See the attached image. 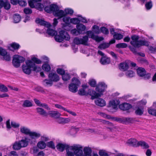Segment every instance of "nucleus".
<instances>
[{"mask_svg":"<svg viewBox=\"0 0 156 156\" xmlns=\"http://www.w3.org/2000/svg\"><path fill=\"white\" fill-rule=\"evenodd\" d=\"M62 78L64 81H67L70 79V75L68 73H64L62 76Z\"/></svg>","mask_w":156,"mask_h":156,"instance_id":"nucleus-38","label":"nucleus"},{"mask_svg":"<svg viewBox=\"0 0 156 156\" xmlns=\"http://www.w3.org/2000/svg\"><path fill=\"white\" fill-rule=\"evenodd\" d=\"M107 87V86L104 83L101 82L98 83L96 88V90L101 94V96L102 94V92H104L105 90Z\"/></svg>","mask_w":156,"mask_h":156,"instance_id":"nucleus-11","label":"nucleus"},{"mask_svg":"<svg viewBox=\"0 0 156 156\" xmlns=\"http://www.w3.org/2000/svg\"><path fill=\"white\" fill-rule=\"evenodd\" d=\"M144 108L142 106L138 107L135 111V113L136 115H141L144 112Z\"/></svg>","mask_w":156,"mask_h":156,"instance_id":"nucleus-28","label":"nucleus"},{"mask_svg":"<svg viewBox=\"0 0 156 156\" xmlns=\"http://www.w3.org/2000/svg\"><path fill=\"white\" fill-rule=\"evenodd\" d=\"M70 21L71 23L75 24L79 23L80 22L79 19L77 18H73L70 19Z\"/></svg>","mask_w":156,"mask_h":156,"instance_id":"nucleus-42","label":"nucleus"},{"mask_svg":"<svg viewBox=\"0 0 156 156\" xmlns=\"http://www.w3.org/2000/svg\"><path fill=\"white\" fill-rule=\"evenodd\" d=\"M49 27L47 30V33L49 35L51 36H54L57 34V32L55 30L52 29Z\"/></svg>","mask_w":156,"mask_h":156,"instance_id":"nucleus-27","label":"nucleus"},{"mask_svg":"<svg viewBox=\"0 0 156 156\" xmlns=\"http://www.w3.org/2000/svg\"><path fill=\"white\" fill-rule=\"evenodd\" d=\"M71 149H73V151L75 155L76 156H81L83 154V147L79 144L74 145L72 146Z\"/></svg>","mask_w":156,"mask_h":156,"instance_id":"nucleus-8","label":"nucleus"},{"mask_svg":"<svg viewBox=\"0 0 156 156\" xmlns=\"http://www.w3.org/2000/svg\"><path fill=\"white\" fill-rule=\"evenodd\" d=\"M152 2L151 1H150L147 3L145 4V7L147 10L150 9L152 7Z\"/></svg>","mask_w":156,"mask_h":156,"instance_id":"nucleus-54","label":"nucleus"},{"mask_svg":"<svg viewBox=\"0 0 156 156\" xmlns=\"http://www.w3.org/2000/svg\"><path fill=\"white\" fill-rule=\"evenodd\" d=\"M57 72L58 74L62 75V76L65 73V71L63 69L60 68L57 69Z\"/></svg>","mask_w":156,"mask_h":156,"instance_id":"nucleus-59","label":"nucleus"},{"mask_svg":"<svg viewBox=\"0 0 156 156\" xmlns=\"http://www.w3.org/2000/svg\"><path fill=\"white\" fill-rule=\"evenodd\" d=\"M72 83L69 86V90L73 93H76L78 90V87L80 84V82L76 78L73 77L72 79Z\"/></svg>","mask_w":156,"mask_h":156,"instance_id":"nucleus-6","label":"nucleus"},{"mask_svg":"<svg viewBox=\"0 0 156 156\" xmlns=\"http://www.w3.org/2000/svg\"><path fill=\"white\" fill-rule=\"evenodd\" d=\"M66 13H65V11H63L62 10H57V11L55 13L54 15L55 16L58 17V19H60L64 16H66Z\"/></svg>","mask_w":156,"mask_h":156,"instance_id":"nucleus-14","label":"nucleus"},{"mask_svg":"<svg viewBox=\"0 0 156 156\" xmlns=\"http://www.w3.org/2000/svg\"><path fill=\"white\" fill-rule=\"evenodd\" d=\"M127 46V44L125 43H119L116 45V47L118 48H125Z\"/></svg>","mask_w":156,"mask_h":156,"instance_id":"nucleus-40","label":"nucleus"},{"mask_svg":"<svg viewBox=\"0 0 156 156\" xmlns=\"http://www.w3.org/2000/svg\"><path fill=\"white\" fill-rule=\"evenodd\" d=\"M126 123H130L133 122L134 119L133 118L131 117H125Z\"/></svg>","mask_w":156,"mask_h":156,"instance_id":"nucleus-49","label":"nucleus"},{"mask_svg":"<svg viewBox=\"0 0 156 156\" xmlns=\"http://www.w3.org/2000/svg\"><path fill=\"white\" fill-rule=\"evenodd\" d=\"M55 41L58 42H61L64 39L69 41L70 37L68 33L65 31L61 30L59 32V34L55 35Z\"/></svg>","mask_w":156,"mask_h":156,"instance_id":"nucleus-4","label":"nucleus"},{"mask_svg":"<svg viewBox=\"0 0 156 156\" xmlns=\"http://www.w3.org/2000/svg\"><path fill=\"white\" fill-rule=\"evenodd\" d=\"M126 75L128 77H132L134 76V73L132 71L129 70L126 72Z\"/></svg>","mask_w":156,"mask_h":156,"instance_id":"nucleus-41","label":"nucleus"},{"mask_svg":"<svg viewBox=\"0 0 156 156\" xmlns=\"http://www.w3.org/2000/svg\"><path fill=\"white\" fill-rule=\"evenodd\" d=\"M140 146L142 148L144 149H147L149 148L148 144L144 141H140L138 142V146Z\"/></svg>","mask_w":156,"mask_h":156,"instance_id":"nucleus-24","label":"nucleus"},{"mask_svg":"<svg viewBox=\"0 0 156 156\" xmlns=\"http://www.w3.org/2000/svg\"><path fill=\"white\" fill-rule=\"evenodd\" d=\"M70 120L69 118L60 117L56 120V121L59 124H65L70 122Z\"/></svg>","mask_w":156,"mask_h":156,"instance_id":"nucleus-16","label":"nucleus"},{"mask_svg":"<svg viewBox=\"0 0 156 156\" xmlns=\"http://www.w3.org/2000/svg\"><path fill=\"white\" fill-rule=\"evenodd\" d=\"M119 107L120 109L124 111L129 109L131 108V106L129 104L124 103L119 105Z\"/></svg>","mask_w":156,"mask_h":156,"instance_id":"nucleus-21","label":"nucleus"},{"mask_svg":"<svg viewBox=\"0 0 156 156\" xmlns=\"http://www.w3.org/2000/svg\"><path fill=\"white\" fill-rule=\"evenodd\" d=\"M0 91L2 92H6L8 91V89L4 85L0 84Z\"/></svg>","mask_w":156,"mask_h":156,"instance_id":"nucleus-35","label":"nucleus"},{"mask_svg":"<svg viewBox=\"0 0 156 156\" xmlns=\"http://www.w3.org/2000/svg\"><path fill=\"white\" fill-rule=\"evenodd\" d=\"M84 153L82 156H91L92 149L89 147H85L83 149Z\"/></svg>","mask_w":156,"mask_h":156,"instance_id":"nucleus-13","label":"nucleus"},{"mask_svg":"<svg viewBox=\"0 0 156 156\" xmlns=\"http://www.w3.org/2000/svg\"><path fill=\"white\" fill-rule=\"evenodd\" d=\"M120 66L121 68L124 71L126 70L129 68V66L128 64L126 62L121 63Z\"/></svg>","mask_w":156,"mask_h":156,"instance_id":"nucleus-36","label":"nucleus"},{"mask_svg":"<svg viewBox=\"0 0 156 156\" xmlns=\"http://www.w3.org/2000/svg\"><path fill=\"white\" fill-rule=\"evenodd\" d=\"M109 46V44L104 43L100 44L98 46V48L101 50L104 49L108 48Z\"/></svg>","mask_w":156,"mask_h":156,"instance_id":"nucleus-30","label":"nucleus"},{"mask_svg":"<svg viewBox=\"0 0 156 156\" xmlns=\"http://www.w3.org/2000/svg\"><path fill=\"white\" fill-rule=\"evenodd\" d=\"M11 46L15 49H17L19 48L20 45L18 44L14 43L11 44Z\"/></svg>","mask_w":156,"mask_h":156,"instance_id":"nucleus-56","label":"nucleus"},{"mask_svg":"<svg viewBox=\"0 0 156 156\" xmlns=\"http://www.w3.org/2000/svg\"><path fill=\"white\" fill-rule=\"evenodd\" d=\"M88 40V37L85 36L83 37L82 38H80L78 37H75L74 39L73 42L76 44H83L87 45Z\"/></svg>","mask_w":156,"mask_h":156,"instance_id":"nucleus-9","label":"nucleus"},{"mask_svg":"<svg viewBox=\"0 0 156 156\" xmlns=\"http://www.w3.org/2000/svg\"><path fill=\"white\" fill-rule=\"evenodd\" d=\"M36 22L41 25L44 26L47 28L50 27L51 26V25L49 23L40 19L38 18L36 20Z\"/></svg>","mask_w":156,"mask_h":156,"instance_id":"nucleus-12","label":"nucleus"},{"mask_svg":"<svg viewBox=\"0 0 156 156\" xmlns=\"http://www.w3.org/2000/svg\"><path fill=\"white\" fill-rule=\"evenodd\" d=\"M34 90L37 92H41L42 93H44L45 92L43 89L40 87H37L35 88Z\"/></svg>","mask_w":156,"mask_h":156,"instance_id":"nucleus-61","label":"nucleus"},{"mask_svg":"<svg viewBox=\"0 0 156 156\" xmlns=\"http://www.w3.org/2000/svg\"><path fill=\"white\" fill-rule=\"evenodd\" d=\"M113 37L116 40H119L122 39L123 36L121 34L117 33L114 34Z\"/></svg>","mask_w":156,"mask_h":156,"instance_id":"nucleus-44","label":"nucleus"},{"mask_svg":"<svg viewBox=\"0 0 156 156\" xmlns=\"http://www.w3.org/2000/svg\"><path fill=\"white\" fill-rule=\"evenodd\" d=\"M48 77L52 81H57L59 79L58 76L56 73H50Z\"/></svg>","mask_w":156,"mask_h":156,"instance_id":"nucleus-17","label":"nucleus"},{"mask_svg":"<svg viewBox=\"0 0 156 156\" xmlns=\"http://www.w3.org/2000/svg\"><path fill=\"white\" fill-rule=\"evenodd\" d=\"M86 34L88 36V37L91 38L99 42L102 41L104 38L102 37H99L98 36L95 35L91 31H87Z\"/></svg>","mask_w":156,"mask_h":156,"instance_id":"nucleus-10","label":"nucleus"},{"mask_svg":"<svg viewBox=\"0 0 156 156\" xmlns=\"http://www.w3.org/2000/svg\"><path fill=\"white\" fill-rule=\"evenodd\" d=\"M51 5L49 6H46L44 9V10L48 13H51Z\"/></svg>","mask_w":156,"mask_h":156,"instance_id":"nucleus-60","label":"nucleus"},{"mask_svg":"<svg viewBox=\"0 0 156 156\" xmlns=\"http://www.w3.org/2000/svg\"><path fill=\"white\" fill-rule=\"evenodd\" d=\"M69 146L66 144L59 143L56 146L57 149L59 151L62 152L65 149L66 150V148H68Z\"/></svg>","mask_w":156,"mask_h":156,"instance_id":"nucleus-15","label":"nucleus"},{"mask_svg":"<svg viewBox=\"0 0 156 156\" xmlns=\"http://www.w3.org/2000/svg\"><path fill=\"white\" fill-rule=\"evenodd\" d=\"M35 63L39 64L41 63V61L35 57L32 58L31 60H28L26 61V64L22 66L23 72L27 74H30L32 71L31 69L34 66Z\"/></svg>","mask_w":156,"mask_h":156,"instance_id":"nucleus-2","label":"nucleus"},{"mask_svg":"<svg viewBox=\"0 0 156 156\" xmlns=\"http://www.w3.org/2000/svg\"><path fill=\"white\" fill-rule=\"evenodd\" d=\"M148 113L152 115L155 116L156 114V110L153 109H150L148 110Z\"/></svg>","mask_w":156,"mask_h":156,"instance_id":"nucleus-64","label":"nucleus"},{"mask_svg":"<svg viewBox=\"0 0 156 156\" xmlns=\"http://www.w3.org/2000/svg\"><path fill=\"white\" fill-rule=\"evenodd\" d=\"M37 146L39 148L43 149L45 147L46 144L44 141H41L38 143Z\"/></svg>","mask_w":156,"mask_h":156,"instance_id":"nucleus-37","label":"nucleus"},{"mask_svg":"<svg viewBox=\"0 0 156 156\" xmlns=\"http://www.w3.org/2000/svg\"><path fill=\"white\" fill-rule=\"evenodd\" d=\"M13 20L15 23L19 22L21 20V17L18 14H16L13 16Z\"/></svg>","mask_w":156,"mask_h":156,"instance_id":"nucleus-32","label":"nucleus"},{"mask_svg":"<svg viewBox=\"0 0 156 156\" xmlns=\"http://www.w3.org/2000/svg\"><path fill=\"white\" fill-rule=\"evenodd\" d=\"M47 146L53 149L55 148V146L53 142L52 141H50L47 143Z\"/></svg>","mask_w":156,"mask_h":156,"instance_id":"nucleus-46","label":"nucleus"},{"mask_svg":"<svg viewBox=\"0 0 156 156\" xmlns=\"http://www.w3.org/2000/svg\"><path fill=\"white\" fill-rule=\"evenodd\" d=\"M36 110L37 113L43 116H47L48 114L42 108H37Z\"/></svg>","mask_w":156,"mask_h":156,"instance_id":"nucleus-25","label":"nucleus"},{"mask_svg":"<svg viewBox=\"0 0 156 156\" xmlns=\"http://www.w3.org/2000/svg\"><path fill=\"white\" fill-rule=\"evenodd\" d=\"M100 62L103 65L108 64L110 62V58L107 57L106 55L102 57L100 60Z\"/></svg>","mask_w":156,"mask_h":156,"instance_id":"nucleus-19","label":"nucleus"},{"mask_svg":"<svg viewBox=\"0 0 156 156\" xmlns=\"http://www.w3.org/2000/svg\"><path fill=\"white\" fill-rule=\"evenodd\" d=\"M76 27L77 30L80 32V31H84L86 28V27L84 25L81 24L77 25L76 26Z\"/></svg>","mask_w":156,"mask_h":156,"instance_id":"nucleus-33","label":"nucleus"},{"mask_svg":"<svg viewBox=\"0 0 156 156\" xmlns=\"http://www.w3.org/2000/svg\"><path fill=\"white\" fill-rule=\"evenodd\" d=\"M89 83L90 86L93 87H95L96 85V82L93 79L90 80L89 81Z\"/></svg>","mask_w":156,"mask_h":156,"instance_id":"nucleus-51","label":"nucleus"},{"mask_svg":"<svg viewBox=\"0 0 156 156\" xmlns=\"http://www.w3.org/2000/svg\"><path fill=\"white\" fill-rule=\"evenodd\" d=\"M27 138L22 139L18 141H16L13 144L12 148L15 150H19L21 148L27 147L28 145Z\"/></svg>","mask_w":156,"mask_h":156,"instance_id":"nucleus-5","label":"nucleus"},{"mask_svg":"<svg viewBox=\"0 0 156 156\" xmlns=\"http://www.w3.org/2000/svg\"><path fill=\"white\" fill-rule=\"evenodd\" d=\"M48 114L52 117L56 118H58L61 115L58 112L55 111H50Z\"/></svg>","mask_w":156,"mask_h":156,"instance_id":"nucleus-20","label":"nucleus"},{"mask_svg":"<svg viewBox=\"0 0 156 156\" xmlns=\"http://www.w3.org/2000/svg\"><path fill=\"white\" fill-rule=\"evenodd\" d=\"M99 154L100 156H109L107 153L102 150L99 151Z\"/></svg>","mask_w":156,"mask_h":156,"instance_id":"nucleus-57","label":"nucleus"},{"mask_svg":"<svg viewBox=\"0 0 156 156\" xmlns=\"http://www.w3.org/2000/svg\"><path fill=\"white\" fill-rule=\"evenodd\" d=\"M78 94L80 95H87V92L84 89H81L79 90L78 92Z\"/></svg>","mask_w":156,"mask_h":156,"instance_id":"nucleus-39","label":"nucleus"},{"mask_svg":"<svg viewBox=\"0 0 156 156\" xmlns=\"http://www.w3.org/2000/svg\"><path fill=\"white\" fill-rule=\"evenodd\" d=\"M25 59L23 57L15 55L13 56L12 64L16 68H18L20 66V63L24 62Z\"/></svg>","mask_w":156,"mask_h":156,"instance_id":"nucleus-7","label":"nucleus"},{"mask_svg":"<svg viewBox=\"0 0 156 156\" xmlns=\"http://www.w3.org/2000/svg\"><path fill=\"white\" fill-rule=\"evenodd\" d=\"M101 122H102L103 124L107 126H113V124L112 123L106 121L105 120H101Z\"/></svg>","mask_w":156,"mask_h":156,"instance_id":"nucleus-47","label":"nucleus"},{"mask_svg":"<svg viewBox=\"0 0 156 156\" xmlns=\"http://www.w3.org/2000/svg\"><path fill=\"white\" fill-rule=\"evenodd\" d=\"M95 102L96 105L101 107L104 106L106 105L105 101L101 98H97L95 100Z\"/></svg>","mask_w":156,"mask_h":156,"instance_id":"nucleus-18","label":"nucleus"},{"mask_svg":"<svg viewBox=\"0 0 156 156\" xmlns=\"http://www.w3.org/2000/svg\"><path fill=\"white\" fill-rule=\"evenodd\" d=\"M22 106L24 107H30L32 106V104L30 101L26 100L24 101Z\"/></svg>","mask_w":156,"mask_h":156,"instance_id":"nucleus-31","label":"nucleus"},{"mask_svg":"<svg viewBox=\"0 0 156 156\" xmlns=\"http://www.w3.org/2000/svg\"><path fill=\"white\" fill-rule=\"evenodd\" d=\"M71 32L73 35L75 36L78 35L80 33V31L78 30H77L76 29L72 30Z\"/></svg>","mask_w":156,"mask_h":156,"instance_id":"nucleus-48","label":"nucleus"},{"mask_svg":"<svg viewBox=\"0 0 156 156\" xmlns=\"http://www.w3.org/2000/svg\"><path fill=\"white\" fill-rule=\"evenodd\" d=\"M109 105L112 108L116 109L117 107V105L115 104L114 101H110L109 103Z\"/></svg>","mask_w":156,"mask_h":156,"instance_id":"nucleus-52","label":"nucleus"},{"mask_svg":"<svg viewBox=\"0 0 156 156\" xmlns=\"http://www.w3.org/2000/svg\"><path fill=\"white\" fill-rule=\"evenodd\" d=\"M7 52L6 51L2 48H0V55L2 56L5 55L6 54Z\"/></svg>","mask_w":156,"mask_h":156,"instance_id":"nucleus-62","label":"nucleus"},{"mask_svg":"<svg viewBox=\"0 0 156 156\" xmlns=\"http://www.w3.org/2000/svg\"><path fill=\"white\" fill-rule=\"evenodd\" d=\"M132 41L130 43L134 47L129 46V48L130 50L135 54L137 53V51L135 48H139L141 46H148L149 45V42L145 40H139V37L138 36L134 35L131 37Z\"/></svg>","mask_w":156,"mask_h":156,"instance_id":"nucleus-1","label":"nucleus"},{"mask_svg":"<svg viewBox=\"0 0 156 156\" xmlns=\"http://www.w3.org/2000/svg\"><path fill=\"white\" fill-rule=\"evenodd\" d=\"M28 3L30 6L32 8H34L35 7L36 3L33 1V0L28 1Z\"/></svg>","mask_w":156,"mask_h":156,"instance_id":"nucleus-63","label":"nucleus"},{"mask_svg":"<svg viewBox=\"0 0 156 156\" xmlns=\"http://www.w3.org/2000/svg\"><path fill=\"white\" fill-rule=\"evenodd\" d=\"M42 68L43 70L46 72H49L51 69V67L48 63H45L43 64L42 66Z\"/></svg>","mask_w":156,"mask_h":156,"instance_id":"nucleus-34","label":"nucleus"},{"mask_svg":"<svg viewBox=\"0 0 156 156\" xmlns=\"http://www.w3.org/2000/svg\"><path fill=\"white\" fill-rule=\"evenodd\" d=\"M72 148V146H69L68 148H66V156H74V155H75V154L73 151V149L71 148Z\"/></svg>","mask_w":156,"mask_h":156,"instance_id":"nucleus-23","label":"nucleus"},{"mask_svg":"<svg viewBox=\"0 0 156 156\" xmlns=\"http://www.w3.org/2000/svg\"><path fill=\"white\" fill-rule=\"evenodd\" d=\"M66 16L67 14L72 15L73 13V10L71 9H66L65 10Z\"/></svg>","mask_w":156,"mask_h":156,"instance_id":"nucleus-45","label":"nucleus"},{"mask_svg":"<svg viewBox=\"0 0 156 156\" xmlns=\"http://www.w3.org/2000/svg\"><path fill=\"white\" fill-rule=\"evenodd\" d=\"M20 131L23 133L28 135L32 139H35L41 136L40 133L36 132H31L29 129L25 126H22L20 127Z\"/></svg>","mask_w":156,"mask_h":156,"instance_id":"nucleus-3","label":"nucleus"},{"mask_svg":"<svg viewBox=\"0 0 156 156\" xmlns=\"http://www.w3.org/2000/svg\"><path fill=\"white\" fill-rule=\"evenodd\" d=\"M101 30L103 33L107 34H108L109 31L108 29L105 27H102L101 28Z\"/></svg>","mask_w":156,"mask_h":156,"instance_id":"nucleus-50","label":"nucleus"},{"mask_svg":"<svg viewBox=\"0 0 156 156\" xmlns=\"http://www.w3.org/2000/svg\"><path fill=\"white\" fill-rule=\"evenodd\" d=\"M44 83L45 86H48L49 85L51 86L52 84V81L51 80H44Z\"/></svg>","mask_w":156,"mask_h":156,"instance_id":"nucleus-58","label":"nucleus"},{"mask_svg":"<svg viewBox=\"0 0 156 156\" xmlns=\"http://www.w3.org/2000/svg\"><path fill=\"white\" fill-rule=\"evenodd\" d=\"M23 12L26 14H31L32 13V10L29 8H25L24 9Z\"/></svg>","mask_w":156,"mask_h":156,"instance_id":"nucleus-55","label":"nucleus"},{"mask_svg":"<svg viewBox=\"0 0 156 156\" xmlns=\"http://www.w3.org/2000/svg\"><path fill=\"white\" fill-rule=\"evenodd\" d=\"M51 13H53V15L57 11V10H59V7L57 5L55 4H51Z\"/></svg>","mask_w":156,"mask_h":156,"instance_id":"nucleus-29","label":"nucleus"},{"mask_svg":"<svg viewBox=\"0 0 156 156\" xmlns=\"http://www.w3.org/2000/svg\"><path fill=\"white\" fill-rule=\"evenodd\" d=\"M11 124L12 127L14 128H18L20 126V124L19 123L15 121H11Z\"/></svg>","mask_w":156,"mask_h":156,"instance_id":"nucleus-43","label":"nucleus"},{"mask_svg":"<svg viewBox=\"0 0 156 156\" xmlns=\"http://www.w3.org/2000/svg\"><path fill=\"white\" fill-rule=\"evenodd\" d=\"M93 31L95 33L98 34L100 33V30L98 26L94 25L93 27Z\"/></svg>","mask_w":156,"mask_h":156,"instance_id":"nucleus-53","label":"nucleus"},{"mask_svg":"<svg viewBox=\"0 0 156 156\" xmlns=\"http://www.w3.org/2000/svg\"><path fill=\"white\" fill-rule=\"evenodd\" d=\"M136 71L137 74L140 77H143L146 73L145 69L143 68H139Z\"/></svg>","mask_w":156,"mask_h":156,"instance_id":"nucleus-26","label":"nucleus"},{"mask_svg":"<svg viewBox=\"0 0 156 156\" xmlns=\"http://www.w3.org/2000/svg\"><path fill=\"white\" fill-rule=\"evenodd\" d=\"M127 143L131 146H138V142L135 139H130L128 140Z\"/></svg>","mask_w":156,"mask_h":156,"instance_id":"nucleus-22","label":"nucleus"}]
</instances>
